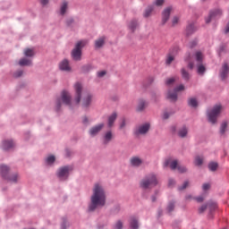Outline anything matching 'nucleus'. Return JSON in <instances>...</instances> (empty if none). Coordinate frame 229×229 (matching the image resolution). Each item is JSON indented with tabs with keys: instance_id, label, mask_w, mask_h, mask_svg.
Masks as SVG:
<instances>
[{
	"instance_id": "f257e3e1",
	"label": "nucleus",
	"mask_w": 229,
	"mask_h": 229,
	"mask_svg": "<svg viewBox=\"0 0 229 229\" xmlns=\"http://www.w3.org/2000/svg\"><path fill=\"white\" fill-rule=\"evenodd\" d=\"M106 204V194L105 189L99 183H96L93 188V194L91 196V203L89 207V212H94L98 207H105Z\"/></svg>"
},
{
	"instance_id": "f03ea898",
	"label": "nucleus",
	"mask_w": 229,
	"mask_h": 229,
	"mask_svg": "<svg viewBox=\"0 0 229 229\" xmlns=\"http://www.w3.org/2000/svg\"><path fill=\"white\" fill-rule=\"evenodd\" d=\"M157 184H158V177H157V174H150L145 176L140 182V187L141 189H144L145 191H148V189H153V187H157Z\"/></svg>"
},
{
	"instance_id": "7ed1b4c3",
	"label": "nucleus",
	"mask_w": 229,
	"mask_h": 229,
	"mask_svg": "<svg viewBox=\"0 0 229 229\" xmlns=\"http://www.w3.org/2000/svg\"><path fill=\"white\" fill-rule=\"evenodd\" d=\"M0 173L3 178H4V180H7V182H10L11 183H17V182H19V174H9L10 167L4 165H0Z\"/></svg>"
},
{
	"instance_id": "20e7f679",
	"label": "nucleus",
	"mask_w": 229,
	"mask_h": 229,
	"mask_svg": "<svg viewBox=\"0 0 229 229\" xmlns=\"http://www.w3.org/2000/svg\"><path fill=\"white\" fill-rule=\"evenodd\" d=\"M223 110H225V107H223L221 104H217L208 112V119L211 124H216V123H217V117L221 115V112H223Z\"/></svg>"
},
{
	"instance_id": "39448f33",
	"label": "nucleus",
	"mask_w": 229,
	"mask_h": 229,
	"mask_svg": "<svg viewBox=\"0 0 229 229\" xmlns=\"http://www.w3.org/2000/svg\"><path fill=\"white\" fill-rule=\"evenodd\" d=\"M87 44V40H81L77 42L75 47L72 51V58H73L76 62H80V60H81V49H83Z\"/></svg>"
},
{
	"instance_id": "423d86ee",
	"label": "nucleus",
	"mask_w": 229,
	"mask_h": 229,
	"mask_svg": "<svg viewBox=\"0 0 229 229\" xmlns=\"http://www.w3.org/2000/svg\"><path fill=\"white\" fill-rule=\"evenodd\" d=\"M62 103L67 106H71V93L65 90L61 93V98H57L55 101V108L57 112L60 110V108H62Z\"/></svg>"
},
{
	"instance_id": "0eeeda50",
	"label": "nucleus",
	"mask_w": 229,
	"mask_h": 229,
	"mask_svg": "<svg viewBox=\"0 0 229 229\" xmlns=\"http://www.w3.org/2000/svg\"><path fill=\"white\" fill-rule=\"evenodd\" d=\"M195 58L197 62H199V64L197 67L198 74H204L206 68H205V65L201 64V62H203V53H201L200 51H197L195 53Z\"/></svg>"
},
{
	"instance_id": "6e6552de",
	"label": "nucleus",
	"mask_w": 229,
	"mask_h": 229,
	"mask_svg": "<svg viewBox=\"0 0 229 229\" xmlns=\"http://www.w3.org/2000/svg\"><path fill=\"white\" fill-rule=\"evenodd\" d=\"M223 15V10L215 9L209 13V15L206 18V24H210L212 21H216V19H219Z\"/></svg>"
},
{
	"instance_id": "1a4fd4ad",
	"label": "nucleus",
	"mask_w": 229,
	"mask_h": 229,
	"mask_svg": "<svg viewBox=\"0 0 229 229\" xmlns=\"http://www.w3.org/2000/svg\"><path fill=\"white\" fill-rule=\"evenodd\" d=\"M72 171V166H63L59 168L57 172V176L60 180H67L69 178V174Z\"/></svg>"
},
{
	"instance_id": "9d476101",
	"label": "nucleus",
	"mask_w": 229,
	"mask_h": 229,
	"mask_svg": "<svg viewBox=\"0 0 229 229\" xmlns=\"http://www.w3.org/2000/svg\"><path fill=\"white\" fill-rule=\"evenodd\" d=\"M150 128H151V125L148 123L141 124L136 128L135 134L136 135H146V133H148L149 131Z\"/></svg>"
},
{
	"instance_id": "9b49d317",
	"label": "nucleus",
	"mask_w": 229,
	"mask_h": 229,
	"mask_svg": "<svg viewBox=\"0 0 229 229\" xmlns=\"http://www.w3.org/2000/svg\"><path fill=\"white\" fill-rule=\"evenodd\" d=\"M228 75H229V64L228 63H224L219 71V77L221 78V80H226V78H228Z\"/></svg>"
},
{
	"instance_id": "f8f14e48",
	"label": "nucleus",
	"mask_w": 229,
	"mask_h": 229,
	"mask_svg": "<svg viewBox=\"0 0 229 229\" xmlns=\"http://www.w3.org/2000/svg\"><path fill=\"white\" fill-rule=\"evenodd\" d=\"M171 12H173V6H168L164 9L162 13V21L161 23L164 26L169 21V17H171Z\"/></svg>"
},
{
	"instance_id": "ddd939ff",
	"label": "nucleus",
	"mask_w": 229,
	"mask_h": 229,
	"mask_svg": "<svg viewBox=\"0 0 229 229\" xmlns=\"http://www.w3.org/2000/svg\"><path fill=\"white\" fill-rule=\"evenodd\" d=\"M83 87L81 86V83L77 82L74 84V89H75V102L76 105H78L80 103V101H81V90H82Z\"/></svg>"
},
{
	"instance_id": "4468645a",
	"label": "nucleus",
	"mask_w": 229,
	"mask_h": 229,
	"mask_svg": "<svg viewBox=\"0 0 229 229\" xmlns=\"http://www.w3.org/2000/svg\"><path fill=\"white\" fill-rule=\"evenodd\" d=\"M174 171V169H178V161L177 160H173V159H167L164 163V167H169Z\"/></svg>"
},
{
	"instance_id": "2eb2a0df",
	"label": "nucleus",
	"mask_w": 229,
	"mask_h": 229,
	"mask_svg": "<svg viewBox=\"0 0 229 229\" xmlns=\"http://www.w3.org/2000/svg\"><path fill=\"white\" fill-rule=\"evenodd\" d=\"M103 128H105V123H100L98 125L92 127L89 130V135H91V137H96V135H98V133H99V131H101Z\"/></svg>"
},
{
	"instance_id": "dca6fc26",
	"label": "nucleus",
	"mask_w": 229,
	"mask_h": 229,
	"mask_svg": "<svg viewBox=\"0 0 229 229\" xmlns=\"http://www.w3.org/2000/svg\"><path fill=\"white\" fill-rule=\"evenodd\" d=\"M178 53V47H174L171 53L167 55L165 64L166 65H171L174 62V55Z\"/></svg>"
},
{
	"instance_id": "f3484780",
	"label": "nucleus",
	"mask_w": 229,
	"mask_h": 229,
	"mask_svg": "<svg viewBox=\"0 0 229 229\" xmlns=\"http://www.w3.org/2000/svg\"><path fill=\"white\" fill-rule=\"evenodd\" d=\"M114 139V132L112 131H107L103 135V144H109V142H112V140Z\"/></svg>"
},
{
	"instance_id": "a211bd4d",
	"label": "nucleus",
	"mask_w": 229,
	"mask_h": 229,
	"mask_svg": "<svg viewBox=\"0 0 229 229\" xmlns=\"http://www.w3.org/2000/svg\"><path fill=\"white\" fill-rule=\"evenodd\" d=\"M130 162L132 167H140V165H142L143 163L142 159L139 157H132Z\"/></svg>"
},
{
	"instance_id": "6ab92c4d",
	"label": "nucleus",
	"mask_w": 229,
	"mask_h": 229,
	"mask_svg": "<svg viewBox=\"0 0 229 229\" xmlns=\"http://www.w3.org/2000/svg\"><path fill=\"white\" fill-rule=\"evenodd\" d=\"M188 133H189V129L187 128V126H182V127L179 128V130L177 131V135L181 139H185V137H187Z\"/></svg>"
},
{
	"instance_id": "aec40b11",
	"label": "nucleus",
	"mask_w": 229,
	"mask_h": 229,
	"mask_svg": "<svg viewBox=\"0 0 229 229\" xmlns=\"http://www.w3.org/2000/svg\"><path fill=\"white\" fill-rule=\"evenodd\" d=\"M90 103H92V95L87 94L82 100V106L87 108L88 106H90Z\"/></svg>"
},
{
	"instance_id": "412c9836",
	"label": "nucleus",
	"mask_w": 229,
	"mask_h": 229,
	"mask_svg": "<svg viewBox=\"0 0 229 229\" xmlns=\"http://www.w3.org/2000/svg\"><path fill=\"white\" fill-rule=\"evenodd\" d=\"M59 68L61 69V71H71L69 61L67 59L63 60L59 64Z\"/></svg>"
},
{
	"instance_id": "4be33fe9",
	"label": "nucleus",
	"mask_w": 229,
	"mask_h": 229,
	"mask_svg": "<svg viewBox=\"0 0 229 229\" xmlns=\"http://www.w3.org/2000/svg\"><path fill=\"white\" fill-rule=\"evenodd\" d=\"M117 119V113H113L111 115H109L107 120V126L109 128H112L114 126V123H115V120Z\"/></svg>"
},
{
	"instance_id": "5701e85b",
	"label": "nucleus",
	"mask_w": 229,
	"mask_h": 229,
	"mask_svg": "<svg viewBox=\"0 0 229 229\" xmlns=\"http://www.w3.org/2000/svg\"><path fill=\"white\" fill-rule=\"evenodd\" d=\"M208 208L209 209V217L212 219L214 216H212V212L217 208V203L216 202H208Z\"/></svg>"
},
{
	"instance_id": "b1692460",
	"label": "nucleus",
	"mask_w": 229,
	"mask_h": 229,
	"mask_svg": "<svg viewBox=\"0 0 229 229\" xmlns=\"http://www.w3.org/2000/svg\"><path fill=\"white\" fill-rule=\"evenodd\" d=\"M15 146L13 140H5L3 142V149L8 151V149H12Z\"/></svg>"
},
{
	"instance_id": "393cba45",
	"label": "nucleus",
	"mask_w": 229,
	"mask_h": 229,
	"mask_svg": "<svg viewBox=\"0 0 229 229\" xmlns=\"http://www.w3.org/2000/svg\"><path fill=\"white\" fill-rule=\"evenodd\" d=\"M181 76L184 81H189V80H191V73H189L185 68L181 70Z\"/></svg>"
},
{
	"instance_id": "a878e982",
	"label": "nucleus",
	"mask_w": 229,
	"mask_h": 229,
	"mask_svg": "<svg viewBox=\"0 0 229 229\" xmlns=\"http://www.w3.org/2000/svg\"><path fill=\"white\" fill-rule=\"evenodd\" d=\"M105 46V37H101L95 41V47L99 49V47H103Z\"/></svg>"
},
{
	"instance_id": "bb28decb",
	"label": "nucleus",
	"mask_w": 229,
	"mask_h": 229,
	"mask_svg": "<svg viewBox=\"0 0 229 229\" xmlns=\"http://www.w3.org/2000/svg\"><path fill=\"white\" fill-rule=\"evenodd\" d=\"M228 131V122H223L220 125V135H225Z\"/></svg>"
},
{
	"instance_id": "cd10ccee",
	"label": "nucleus",
	"mask_w": 229,
	"mask_h": 229,
	"mask_svg": "<svg viewBox=\"0 0 229 229\" xmlns=\"http://www.w3.org/2000/svg\"><path fill=\"white\" fill-rule=\"evenodd\" d=\"M129 29L131 30L132 31H135V30H137V28H139V21L137 20H131L129 22Z\"/></svg>"
},
{
	"instance_id": "c85d7f7f",
	"label": "nucleus",
	"mask_w": 229,
	"mask_h": 229,
	"mask_svg": "<svg viewBox=\"0 0 229 229\" xmlns=\"http://www.w3.org/2000/svg\"><path fill=\"white\" fill-rule=\"evenodd\" d=\"M196 31V26L194 23H191L186 28V35H192Z\"/></svg>"
},
{
	"instance_id": "c756f323",
	"label": "nucleus",
	"mask_w": 229,
	"mask_h": 229,
	"mask_svg": "<svg viewBox=\"0 0 229 229\" xmlns=\"http://www.w3.org/2000/svg\"><path fill=\"white\" fill-rule=\"evenodd\" d=\"M147 106L148 103H146L144 100H140L138 103L137 111L142 112Z\"/></svg>"
},
{
	"instance_id": "7c9ffc66",
	"label": "nucleus",
	"mask_w": 229,
	"mask_h": 229,
	"mask_svg": "<svg viewBox=\"0 0 229 229\" xmlns=\"http://www.w3.org/2000/svg\"><path fill=\"white\" fill-rule=\"evenodd\" d=\"M19 65H21V67H24L25 65L30 66V65H31V60H30L28 58H21L19 61Z\"/></svg>"
},
{
	"instance_id": "2f4dec72",
	"label": "nucleus",
	"mask_w": 229,
	"mask_h": 229,
	"mask_svg": "<svg viewBox=\"0 0 229 229\" xmlns=\"http://www.w3.org/2000/svg\"><path fill=\"white\" fill-rule=\"evenodd\" d=\"M177 91L174 90V92H171L169 91L167 94V98L168 99H170V101H176L178 99V94H176Z\"/></svg>"
},
{
	"instance_id": "473e14b6",
	"label": "nucleus",
	"mask_w": 229,
	"mask_h": 229,
	"mask_svg": "<svg viewBox=\"0 0 229 229\" xmlns=\"http://www.w3.org/2000/svg\"><path fill=\"white\" fill-rule=\"evenodd\" d=\"M130 225L131 229H139V221L137 220V218H131Z\"/></svg>"
},
{
	"instance_id": "72a5a7b5",
	"label": "nucleus",
	"mask_w": 229,
	"mask_h": 229,
	"mask_svg": "<svg viewBox=\"0 0 229 229\" xmlns=\"http://www.w3.org/2000/svg\"><path fill=\"white\" fill-rule=\"evenodd\" d=\"M69 4H67L66 1L63 2L60 9L61 15H65V13L67 12V6Z\"/></svg>"
},
{
	"instance_id": "f704fd0d",
	"label": "nucleus",
	"mask_w": 229,
	"mask_h": 229,
	"mask_svg": "<svg viewBox=\"0 0 229 229\" xmlns=\"http://www.w3.org/2000/svg\"><path fill=\"white\" fill-rule=\"evenodd\" d=\"M153 5H149L146 10H145V13L143 14V17H149L151 15V13H153Z\"/></svg>"
},
{
	"instance_id": "c9c22d12",
	"label": "nucleus",
	"mask_w": 229,
	"mask_h": 229,
	"mask_svg": "<svg viewBox=\"0 0 229 229\" xmlns=\"http://www.w3.org/2000/svg\"><path fill=\"white\" fill-rule=\"evenodd\" d=\"M189 106H192L193 108H196L198 106V100L196 98H191L188 100Z\"/></svg>"
},
{
	"instance_id": "e433bc0d",
	"label": "nucleus",
	"mask_w": 229,
	"mask_h": 229,
	"mask_svg": "<svg viewBox=\"0 0 229 229\" xmlns=\"http://www.w3.org/2000/svg\"><path fill=\"white\" fill-rule=\"evenodd\" d=\"M24 55L26 56L31 57V56L35 55V51L33 49H31V48H26L24 50Z\"/></svg>"
},
{
	"instance_id": "4c0bfd02",
	"label": "nucleus",
	"mask_w": 229,
	"mask_h": 229,
	"mask_svg": "<svg viewBox=\"0 0 229 229\" xmlns=\"http://www.w3.org/2000/svg\"><path fill=\"white\" fill-rule=\"evenodd\" d=\"M195 165H203V157L200 156H197L194 161Z\"/></svg>"
},
{
	"instance_id": "58836bf2",
	"label": "nucleus",
	"mask_w": 229,
	"mask_h": 229,
	"mask_svg": "<svg viewBox=\"0 0 229 229\" xmlns=\"http://www.w3.org/2000/svg\"><path fill=\"white\" fill-rule=\"evenodd\" d=\"M217 167H218V165L216 162H211V163L208 164L209 171H216Z\"/></svg>"
},
{
	"instance_id": "ea45409f",
	"label": "nucleus",
	"mask_w": 229,
	"mask_h": 229,
	"mask_svg": "<svg viewBox=\"0 0 229 229\" xmlns=\"http://www.w3.org/2000/svg\"><path fill=\"white\" fill-rule=\"evenodd\" d=\"M92 69H93L92 64H86L82 66L81 71L83 72H89V71H92Z\"/></svg>"
},
{
	"instance_id": "a19ab883",
	"label": "nucleus",
	"mask_w": 229,
	"mask_h": 229,
	"mask_svg": "<svg viewBox=\"0 0 229 229\" xmlns=\"http://www.w3.org/2000/svg\"><path fill=\"white\" fill-rule=\"evenodd\" d=\"M179 22H180V18L178 16H174L172 18V26H177Z\"/></svg>"
},
{
	"instance_id": "79ce46f5",
	"label": "nucleus",
	"mask_w": 229,
	"mask_h": 229,
	"mask_svg": "<svg viewBox=\"0 0 229 229\" xmlns=\"http://www.w3.org/2000/svg\"><path fill=\"white\" fill-rule=\"evenodd\" d=\"M166 210L169 213L173 212V210H174V202H169Z\"/></svg>"
},
{
	"instance_id": "37998d69",
	"label": "nucleus",
	"mask_w": 229,
	"mask_h": 229,
	"mask_svg": "<svg viewBox=\"0 0 229 229\" xmlns=\"http://www.w3.org/2000/svg\"><path fill=\"white\" fill-rule=\"evenodd\" d=\"M164 3H165V0H155L153 3L154 6H163Z\"/></svg>"
},
{
	"instance_id": "c03bdc74",
	"label": "nucleus",
	"mask_w": 229,
	"mask_h": 229,
	"mask_svg": "<svg viewBox=\"0 0 229 229\" xmlns=\"http://www.w3.org/2000/svg\"><path fill=\"white\" fill-rule=\"evenodd\" d=\"M114 228V229H122V228H123V221L118 220V221L115 223Z\"/></svg>"
},
{
	"instance_id": "a18cd8bd",
	"label": "nucleus",
	"mask_w": 229,
	"mask_h": 229,
	"mask_svg": "<svg viewBox=\"0 0 229 229\" xmlns=\"http://www.w3.org/2000/svg\"><path fill=\"white\" fill-rule=\"evenodd\" d=\"M208 208V205H202L200 208H199V214H203L205 210Z\"/></svg>"
},
{
	"instance_id": "49530a36",
	"label": "nucleus",
	"mask_w": 229,
	"mask_h": 229,
	"mask_svg": "<svg viewBox=\"0 0 229 229\" xmlns=\"http://www.w3.org/2000/svg\"><path fill=\"white\" fill-rule=\"evenodd\" d=\"M187 187H189V182H188V181L184 182L183 184H182V186H180V187L178 188V190H179V191H185V189H187Z\"/></svg>"
},
{
	"instance_id": "de8ad7c7",
	"label": "nucleus",
	"mask_w": 229,
	"mask_h": 229,
	"mask_svg": "<svg viewBox=\"0 0 229 229\" xmlns=\"http://www.w3.org/2000/svg\"><path fill=\"white\" fill-rule=\"evenodd\" d=\"M174 81H176V79H174V78H169V79H166L165 84H166V85H173V83H174Z\"/></svg>"
},
{
	"instance_id": "09e8293b",
	"label": "nucleus",
	"mask_w": 229,
	"mask_h": 229,
	"mask_svg": "<svg viewBox=\"0 0 229 229\" xmlns=\"http://www.w3.org/2000/svg\"><path fill=\"white\" fill-rule=\"evenodd\" d=\"M181 90H185V86H183V84H181L177 88L174 89L175 92H180Z\"/></svg>"
},
{
	"instance_id": "8fccbe9b",
	"label": "nucleus",
	"mask_w": 229,
	"mask_h": 229,
	"mask_svg": "<svg viewBox=\"0 0 229 229\" xmlns=\"http://www.w3.org/2000/svg\"><path fill=\"white\" fill-rule=\"evenodd\" d=\"M55 156H49V157L47 158V164H53V162H55Z\"/></svg>"
},
{
	"instance_id": "3c124183",
	"label": "nucleus",
	"mask_w": 229,
	"mask_h": 229,
	"mask_svg": "<svg viewBox=\"0 0 229 229\" xmlns=\"http://www.w3.org/2000/svg\"><path fill=\"white\" fill-rule=\"evenodd\" d=\"M189 46H190L191 49H192L193 47H196V46H198V39H195V40L190 42Z\"/></svg>"
},
{
	"instance_id": "603ef678",
	"label": "nucleus",
	"mask_w": 229,
	"mask_h": 229,
	"mask_svg": "<svg viewBox=\"0 0 229 229\" xmlns=\"http://www.w3.org/2000/svg\"><path fill=\"white\" fill-rule=\"evenodd\" d=\"M179 173H186L187 172V168L185 166H182V165H179L177 167Z\"/></svg>"
},
{
	"instance_id": "864d4df0",
	"label": "nucleus",
	"mask_w": 229,
	"mask_h": 229,
	"mask_svg": "<svg viewBox=\"0 0 229 229\" xmlns=\"http://www.w3.org/2000/svg\"><path fill=\"white\" fill-rule=\"evenodd\" d=\"M126 126V120L123 119L122 123H120V130H123Z\"/></svg>"
},
{
	"instance_id": "5fc2aeb1",
	"label": "nucleus",
	"mask_w": 229,
	"mask_h": 229,
	"mask_svg": "<svg viewBox=\"0 0 229 229\" xmlns=\"http://www.w3.org/2000/svg\"><path fill=\"white\" fill-rule=\"evenodd\" d=\"M106 74V71H101L98 72V78H103V76H105Z\"/></svg>"
},
{
	"instance_id": "6e6d98bb",
	"label": "nucleus",
	"mask_w": 229,
	"mask_h": 229,
	"mask_svg": "<svg viewBox=\"0 0 229 229\" xmlns=\"http://www.w3.org/2000/svg\"><path fill=\"white\" fill-rule=\"evenodd\" d=\"M203 191H208L210 189V184L204 183L202 186Z\"/></svg>"
},
{
	"instance_id": "4d7b16f0",
	"label": "nucleus",
	"mask_w": 229,
	"mask_h": 229,
	"mask_svg": "<svg viewBox=\"0 0 229 229\" xmlns=\"http://www.w3.org/2000/svg\"><path fill=\"white\" fill-rule=\"evenodd\" d=\"M21 75H22V71H19L16 73H14L15 78H21Z\"/></svg>"
},
{
	"instance_id": "13d9d810",
	"label": "nucleus",
	"mask_w": 229,
	"mask_h": 229,
	"mask_svg": "<svg viewBox=\"0 0 229 229\" xmlns=\"http://www.w3.org/2000/svg\"><path fill=\"white\" fill-rule=\"evenodd\" d=\"M174 183H175V182L174 179H169V181H168L169 187H173V185H174Z\"/></svg>"
},
{
	"instance_id": "bf43d9fd",
	"label": "nucleus",
	"mask_w": 229,
	"mask_h": 229,
	"mask_svg": "<svg viewBox=\"0 0 229 229\" xmlns=\"http://www.w3.org/2000/svg\"><path fill=\"white\" fill-rule=\"evenodd\" d=\"M195 199L198 203H202V201L204 200L203 197H197L195 198Z\"/></svg>"
},
{
	"instance_id": "052dcab7",
	"label": "nucleus",
	"mask_w": 229,
	"mask_h": 229,
	"mask_svg": "<svg viewBox=\"0 0 229 229\" xmlns=\"http://www.w3.org/2000/svg\"><path fill=\"white\" fill-rule=\"evenodd\" d=\"M163 119H169V113L165 112V113L163 114Z\"/></svg>"
},
{
	"instance_id": "680f3d73",
	"label": "nucleus",
	"mask_w": 229,
	"mask_h": 229,
	"mask_svg": "<svg viewBox=\"0 0 229 229\" xmlns=\"http://www.w3.org/2000/svg\"><path fill=\"white\" fill-rule=\"evenodd\" d=\"M188 67H189V69H191V70L194 69V63L190 62V63L188 64Z\"/></svg>"
},
{
	"instance_id": "e2e57ef3",
	"label": "nucleus",
	"mask_w": 229,
	"mask_h": 229,
	"mask_svg": "<svg viewBox=\"0 0 229 229\" xmlns=\"http://www.w3.org/2000/svg\"><path fill=\"white\" fill-rule=\"evenodd\" d=\"M40 3L41 4L46 5L47 3H49V0H41Z\"/></svg>"
},
{
	"instance_id": "0e129e2a",
	"label": "nucleus",
	"mask_w": 229,
	"mask_h": 229,
	"mask_svg": "<svg viewBox=\"0 0 229 229\" xmlns=\"http://www.w3.org/2000/svg\"><path fill=\"white\" fill-rule=\"evenodd\" d=\"M82 123H83L84 124H87V123H89V118L84 117L83 120H82Z\"/></svg>"
},
{
	"instance_id": "69168bd1",
	"label": "nucleus",
	"mask_w": 229,
	"mask_h": 229,
	"mask_svg": "<svg viewBox=\"0 0 229 229\" xmlns=\"http://www.w3.org/2000/svg\"><path fill=\"white\" fill-rule=\"evenodd\" d=\"M151 201L152 203H155V201H157V197L155 195L151 197Z\"/></svg>"
},
{
	"instance_id": "338daca9",
	"label": "nucleus",
	"mask_w": 229,
	"mask_h": 229,
	"mask_svg": "<svg viewBox=\"0 0 229 229\" xmlns=\"http://www.w3.org/2000/svg\"><path fill=\"white\" fill-rule=\"evenodd\" d=\"M172 131H176V127L175 126L172 127Z\"/></svg>"
},
{
	"instance_id": "774afa93",
	"label": "nucleus",
	"mask_w": 229,
	"mask_h": 229,
	"mask_svg": "<svg viewBox=\"0 0 229 229\" xmlns=\"http://www.w3.org/2000/svg\"><path fill=\"white\" fill-rule=\"evenodd\" d=\"M192 197H191V196H187L186 197V199H191Z\"/></svg>"
}]
</instances>
